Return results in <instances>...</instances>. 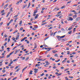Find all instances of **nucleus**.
I'll use <instances>...</instances> for the list:
<instances>
[{
  "instance_id": "20",
  "label": "nucleus",
  "mask_w": 80,
  "mask_h": 80,
  "mask_svg": "<svg viewBox=\"0 0 80 80\" xmlns=\"http://www.w3.org/2000/svg\"><path fill=\"white\" fill-rule=\"evenodd\" d=\"M18 32V30H16L15 31L13 32V34H14V33H16L17 32Z\"/></svg>"
},
{
  "instance_id": "2",
  "label": "nucleus",
  "mask_w": 80,
  "mask_h": 80,
  "mask_svg": "<svg viewBox=\"0 0 80 80\" xmlns=\"http://www.w3.org/2000/svg\"><path fill=\"white\" fill-rule=\"evenodd\" d=\"M68 20L72 21V20H73V18H72L71 17H69V18H68Z\"/></svg>"
},
{
  "instance_id": "8",
  "label": "nucleus",
  "mask_w": 80,
  "mask_h": 80,
  "mask_svg": "<svg viewBox=\"0 0 80 80\" xmlns=\"http://www.w3.org/2000/svg\"><path fill=\"white\" fill-rule=\"evenodd\" d=\"M20 67V65H18V66H16L15 68V70H17V68H18V67Z\"/></svg>"
},
{
  "instance_id": "13",
  "label": "nucleus",
  "mask_w": 80,
  "mask_h": 80,
  "mask_svg": "<svg viewBox=\"0 0 80 80\" xmlns=\"http://www.w3.org/2000/svg\"><path fill=\"white\" fill-rule=\"evenodd\" d=\"M73 18H77V15H75L73 17Z\"/></svg>"
},
{
  "instance_id": "31",
  "label": "nucleus",
  "mask_w": 80,
  "mask_h": 80,
  "mask_svg": "<svg viewBox=\"0 0 80 80\" xmlns=\"http://www.w3.org/2000/svg\"><path fill=\"white\" fill-rule=\"evenodd\" d=\"M10 54L8 55L7 56V58H8L10 57Z\"/></svg>"
},
{
  "instance_id": "40",
  "label": "nucleus",
  "mask_w": 80,
  "mask_h": 80,
  "mask_svg": "<svg viewBox=\"0 0 80 80\" xmlns=\"http://www.w3.org/2000/svg\"><path fill=\"white\" fill-rule=\"evenodd\" d=\"M53 32H52L50 34L51 36H52V35H53Z\"/></svg>"
},
{
  "instance_id": "35",
  "label": "nucleus",
  "mask_w": 80,
  "mask_h": 80,
  "mask_svg": "<svg viewBox=\"0 0 80 80\" xmlns=\"http://www.w3.org/2000/svg\"><path fill=\"white\" fill-rule=\"evenodd\" d=\"M12 9L13 8H11L10 10V11H12V12H13V11L12 10Z\"/></svg>"
},
{
  "instance_id": "16",
  "label": "nucleus",
  "mask_w": 80,
  "mask_h": 80,
  "mask_svg": "<svg viewBox=\"0 0 80 80\" xmlns=\"http://www.w3.org/2000/svg\"><path fill=\"white\" fill-rule=\"evenodd\" d=\"M47 22H45L44 23L42 24L41 25H45L46 24H47Z\"/></svg>"
},
{
  "instance_id": "12",
  "label": "nucleus",
  "mask_w": 80,
  "mask_h": 80,
  "mask_svg": "<svg viewBox=\"0 0 80 80\" xmlns=\"http://www.w3.org/2000/svg\"><path fill=\"white\" fill-rule=\"evenodd\" d=\"M31 5V3H29V4L28 5V7H27V8H28L30 7V6Z\"/></svg>"
},
{
  "instance_id": "18",
  "label": "nucleus",
  "mask_w": 80,
  "mask_h": 80,
  "mask_svg": "<svg viewBox=\"0 0 80 80\" xmlns=\"http://www.w3.org/2000/svg\"><path fill=\"white\" fill-rule=\"evenodd\" d=\"M72 32V31L71 30L68 32V33H69V34H71Z\"/></svg>"
},
{
  "instance_id": "29",
  "label": "nucleus",
  "mask_w": 80,
  "mask_h": 80,
  "mask_svg": "<svg viewBox=\"0 0 80 80\" xmlns=\"http://www.w3.org/2000/svg\"><path fill=\"white\" fill-rule=\"evenodd\" d=\"M62 75V73H59V74H58L57 76H59V75Z\"/></svg>"
},
{
  "instance_id": "41",
  "label": "nucleus",
  "mask_w": 80,
  "mask_h": 80,
  "mask_svg": "<svg viewBox=\"0 0 80 80\" xmlns=\"http://www.w3.org/2000/svg\"><path fill=\"white\" fill-rule=\"evenodd\" d=\"M17 59L18 60V59H16L14 60H13V62H16V61H17Z\"/></svg>"
},
{
  "instance_id": "60",
  "label": "nucleus",
  "mask_w": 80,
  "mask_h": 80,
  "mask_svg": "<svg viewBox=\"0 0 80 80\" xmlns=\"http://www.w3.org/2000/svg\"><path fill=\"white\" fill-rule=\"evenodd\" d=\"M19 3H20V2H19V1H18L16 3V4H18Z\"/></svg>"
},
{
  "instance_id": "19",
  "label": "nucleus",
  "mask_w": 80,
  "mask_h": 80,
  "mask_svg": "<svg viewBox=\"0 0 80 80\" xmlns=\"http://www.w3.org/2000/svg\"><path fill=\"white\" fill-rule=\"evenodd\" d=\"M48 48V50H47V52H49V51H50V48Z\"/></svg>"
},
{
  "instance_id": "33",
  "label": "nucleus",
  "mask_w": 80,
  "mask_h": 80,
  "mask_svg": "<svg viewBox=\"0 0 80 80\" xmlns=\"http://www.w3.org/2000/svg\"><path fill=\"white\" fill-rule=\"evenodd\" d=\"M4 10H2V11H1V13H3V12H4Z\"/></svg>"
},
{
  "instance_id": "42",
  "label": "nucleus",
  "mask_w": 80,
  "mask_h": 80,
  "mask_svg": "<svg viewBox=\"0 0 80 80\" xmlns=\"http://www.w3.org/2000/svg\"><path fill=\"white\" fill-rule=\"evenodd\" d=\"M24 40H25V39L23 38L21 40V42H23V41H24Z\"/></svg>"
},
{
  "instance_id": "64",
  "label": "nucleus",
  "mask_w": 80,
  "mask_h": 80,
  "mask_svg": "<svg viewBox=\"0 0 80 80\" xmlns=\"http://www.w3.org/2000/svg\"><path fill=\"white\" fill-rule=\"evenodd\" d=\"M3 24V22H1L0 23V25H2Z\"/></svg>"
},
{
  "instance_id": "11",
  "label": "nucleus",
  "mask_w": 80,
  "mask_h": 80,
  "mask_svg": "<svg viewBox=\"0 0 80 80\" xmlns=\"http://www.w3.org/2000/svg\"><path fill=\"white\" fill-rule=\"evenodd\" d=\"M10 12H8L6 16V17H8V15H10Z\"/></svg>"
},
{
  "instance_id": "27",
  "label": "nucleus",
  "mask_w": 80,
  "mask_h": 80,
  "mask_svg": "<svg viewBox=\"0 0 80 80\" xmlns=\"http://www.w3.org/2000/svg\"><path fill=\"white\" fill-rule=\"evenodd\" d=\"M22 44H17V46L18 47H19V46H20V45H22Z\"/></svg>"
},
{
  "instance_id": "23",
  "label": "nucleus",
  "mask_w": 80,
  "mask_h": 80,
  "mask_svg": "<svg viewBox=\"0 0 80 80\" xmlns=\"http://www.w3.org/2000/svg\"><path fill=\"white\" fill-rule=\"evenodd\" d=\"M65 37V35L61 36V39L63 38H64V37Z\"/></svg>"
},
{
  "instance_id": "24",
  "label": "nucleus",
  "mask_w": 80,
  "mask_h": 80,
  "mask_svg": "<svg viewBox=\"0 0 80 80\" xmlns=\"http://www.w3.org/2000/svg\"><path fill=\"white\" fill-rule=\"evenodd\" d=\"M55 57H58V54H55L54 55Z\"/></svg>"
},
{
  "instance_id": "59",
  "label": "nucleus",
  "mask_w": 80,
  "mask_h": 80,
  "mask_svg": "<svg viewBox=\"0 0 80 80\" xmlns=\"http://www.w3.org/2000/svg\"><path fill=\"white\" fill-rule=\"evenodd\" d=\"M12 7V4L10 5L8 7L9 8H10V7Z\"/></svg>"
},
{
  "instance_id": "56",
  "label": "nucleus",
  "mask_w": 80,
  "mask_h": 80,
  "mask_svg": "<svg viewBox=\"0 0 80 80\" xmlns=\"http://www.w3.org/2000/svg\"><path fill=\"white\" fill-rule=\"evenodd\" d=\"M12 39L13 40H15V38L13 37L12 38Z\"/></svg>"
},
{
  "instance_id": "14",
  "label": "nucleus",
  "mask_w": 80,
  "mask_h": 80,
  "mask_svg": "<svg viewBox=\"0 0 80 80\" xmlns=\"http://www.w3.org/2000/svg\"><path fill=\"white\" fill-rule=\"evenodd\" d=\"M27 67H28V66H26L25 68L22 69V71H23L24 70H25L26 69Z\"/></svg>"
},
{
  "instance_id": "46",
  "label": "nucleus",
  "mask_w": 80,
  "mask_h": 80,
  "mask_svg": "<svg viewBox=\"0 0 80 80\" xmlns=\"http://www.w3.org/2000/svg\"><path fill=\"white\" fill-rule=\"evenodd\" d=\"M44 75V73H42V74L40 75V76H43V75Z\"/></svg>"
},
{
  "instance_id": "61",
  "label": "nucleus",
  "mask_w": 80,
  "mask_h": 80,
  "mask_svg": "<svg viewBox=\"0 0 80 80\" xmlns=\"http://www.w3.org/2000/svg\"><path fill=\"white\" fill-rule=\"evenodd\" d=\"M61 31H58V33H61Z\"/></svg>"
},
{
  "instance_id": "32",
  "label": "nucleus",
  "mask_w": 80,
  "mask_h": 80,
  "mask_svg": "<svg viewBox=\"0 0 80 80\" xmlns=\"http://www.w3.org/2000/svg\"><path fill=\"white\" fill-rule=\"evenodd\" d=\"M34 70H35V71H38V69L35 68L34 69Z\"/></svg>"
},
{
  "instance_id": "6",
  "label": "nucleus",
  "mask_w": 80,
  "mask_h": 80,
  "mask_svg": "<svg viewBox=\"0 0 80 80\" xmlns=\"http://www.w3.org/2000/svg\"><path fill=\"white\" fill-rule=\"evenodd\" d=\"M8 4H6L4 7V9H5L6 8H7V6H8Z\"/></svg>"
},
{
  "instance_id": "1",
  "label": "nucleus",
  "mask_w": 80,
  "mask_h": 80,
  "mask_svg": "<svg viewBox=\"0 0 80 80\" xmlns=\"http://www.w3.org/2000/svg\"><path fill=\"white\" fill-rule=\"evenodd\" d=\"M56 37L58 38V40L59 41L61 40V39H62L61 38V37L59 36H57Z\"/></svg>"
},
{
  "instance_id": "15",
  "label": "nucleus",
  "mask_w": 80,
  "mask_h": 80,
  "mask_svg": "<svg viewBox=\"0 0 80 80\" xmlns=\"http://www.w3.org/2000/svg\"><path fill=\"white\" fill-rule=\"evenodd\" d=\"M65 7V6H63L61 8V9H63V8H64Z\"/></svg>"
},
{
  "instance_id": "50",
  "label": "nucleus",
  "mask_w": 80,
  "mask_h": 80,
  "mask_svg": "<svg viewBox=\"0 0 80 80\" xmlns=\"http://www.w3.org/2000/svg\"><path fill=\"white\" fill-rule=\"evenodd\" d=\"M10 41V38H8V42H9Z\"/></svg>"
},
{
  "instance_id": "37",
  "label": "nucleus",
  "mask_w": 80,
  "mask_h": 80,
  "mask_svg": "<svg viewBox=\"0 0 80 80\" xmlns=\"http://www.w3.org/2000/svg\"><path fill=\"white\" fill-rule=\"evenodd\" d=\"M71 2H72V1H68V2H67V3H71Z\"/></svg>"
},
{
  "instance_id": "45",
  "label": "nucleus",
  "mask_w": 80,
  "mask_h": 80,
  "mask_svg": "<svg viewBox=\"0 0 80 80\" xmlns=\"http://www.w3.org/2000/svg\"><path fill=\"white\" fill-rule=\"evenodd\" d=\"M2 72H3V73H5V69L3 70H2Z\"/></svg>"
},
{
  "instance_id": "22",
  "label": "nucleus",
  "mask_w": 80,
  "mask_h": 80,
  "mask_svg": "<svg viewBox=\"0 0 80 80\" xmlns=\"http://www.w3.org/2000/svg\"><path fill=\"white\" fill-rule=\"evenodd\" d=\"M28 59H29V57H28L26 59L25 61H27V60H28Z\"/></svg>"
},
{
  "instance_id": "62",
  "label": "nucleus",
  "mask_w": 80,
  "mask_h": 80,
  "mask_svg": "<svg viewBox=\"0 0 80 80\" xmlns=\"http://www.w3.org/2000/svg\"><path fill=\"white\" fill-rule=\"evenodd\" d=\"M13 73V72H11L10 73V76H11V75H12V74Z\"/></svg>"
},
{
  "instance_id": "47",
  "label": "nucleus",
  "mask_w": 80,
  "mask_h": 80,
  "mask_svg": "<svg viewBox=\"0 0 80 80\" xmlns=\"http://www.w3.org/2000/svg\"><path fill=\"white\" fill-rule=\"evenodd\" d=\"M13 61H11V62L9 63V64H12V63H13Z\"/></svg>"
},
{
  "instance_id": "52",
  "label": "nucleus",
  "mask_w": 80,
  "mask_h": 80,
  "mask_svg": "<svg viewBox=\"0 0 80 80\" xmlns=\"http://www.w3.org/2000/svg\"><path fill=\"white\" fill-rule=\"evenodd\" d=\"M69 70V68H68L64 70V71H67V70Z\"/></svg>"
},
{
  "instance_id": "21",
  "label": "nucleus",
  "mask_w": 80,
  "mask_h": 80,
  "mask_svg": "<svg viewBox=\"0 0 80 80\" xmlns=\"http://www.w3.org/2000/svg\"><path fill=\"white\" fill-rule=\"evenodd\" d=\"M22 20H21L20 21V22H19V25H22Z\"/></svg>"
},
{
  "instance_id": "48",
  "label": "nucleus",
  "mask_w": 80,
  "mask_h": 80,
  "mask_svg": "<svg viewBox=\"0 0 80 80\" xmlns=\"http://www.w3.org/2000/svg\"><path fill=\"white\" fill-rule=\"evenodd\" d=\"M51 26H52V24H50V25H48V27H51Z\"/></svg>"
},
{
  "instance_id": "58",
  "label": "nucleus",
  "mask_w": 80,
  "mask_h": 80,
  "mask_svg": "<svg viewBox=\"0 0 80 80\" xmlns=\"http://www.w3.org/2000/svg\"><path fill=\"white\" fill-rule=\"evenodd\" d=\"M7 50H8V51H10V50H9V49H10V48H7Z\"/></svg>"
},
{
  "instance_id": "28",
  "label": "nucleus",
  "mask_w": 80,
  "mask_h": 80,
  "mask_svg": "<svg viewBox=\"0 0 80 80\" xmlns=\"http://www.w3.org/2000/svg\"><path fill=\"white\" fill-rule=\"evenodd\" d=\"M13 19H11L10 21L9 22V23H11V22H13Z\"/></svg>"
},
{
  "instance_id": "44",
  "label": "nucleus",
  "mask_w": 80,
  "mask_h": 80,
  "mask_svg": "<svg viewBox=\"0 0 80 80\" xmlns=\"http://www.w3.org/2000/svg\"><path fill=\"white\" fill-rule=\"evenodd\" d=\"M19 39V38L18 37H17L15 39L17 40H18V39Z\"/></svg>"
},
{
  "instance_id": "51",
  "label": "nucleus",
  "mask_w": 80,
  "mask_h": 80,
  "mask_svg": "<svg viewBox=\"0 0 80 80\" xmlns=\"http://www.w3.org/2000/svg\"><path fill=\"white\" fill-rule=\"evenodd\" d=\"M46 22V20H43L42 22V23H44V22Z\"/></svg>"
},
{
  "instance_id": "25",
  "label": "nucleus",
  "mask_w": 80,
  "mask_h": 80,
  "mask_svg": "<svg viewBox=\"0 0 80 80\" xmlns=\"http://www.w3.org/2000/svg\"><path fill=\"white\" fill-rule=\"evenodd\" d=\"M32 72H33V71L31 70L30 71V72H29V74H32Z\"/></svg>"
},
{
  "instance_id": "39",
  "label": "nucleus",
  "mask_w": 80,
  "mask_h": 80,
  "mask_svg": "<svg viewBox=\"0 0 80 80\" xmlns=\"http://www.w3.org/2000/svg\"><path fill=\"white\" fill-rule=\"evenodd\" d=\"M61 15L60 14H58L56 15V17H59V16H61Z\"/></svg>"
},
{
  "instance_id": "63",
  "label": "nucleus",
  "mask_w": 80,
  "mask_h": 80,
  "mask_svg": "<svg viewBox=\"0 0 80 80\" xmlns=\"http://www.w3.org/2000/svg\"><path fill=\"white\" fill-rule=\"evenodd\" d=\"M57 68V67L55 66H54V67H53V68Z\"/></svg>"
},
{
  "instance_id": "38",
  "label": "nucleus",
  "mask_w": 80,
  "mask_h": 80,
  "mask_svg": "<svg viewBox=\"0 0 80 80\" xmlns=\"http://www.w3.org/2000/svg\"><path fill=\"white\" fill-rule=\"evenodd\" d=\"M73 15V14H70L68 15V16H69L70 17H71V16H72Z\"/></svg>"
},
{
  "instance_id": "3",
  "label": "nucleus",
  "mask_w": 80,
  "mask_h": 80,
  "mask_svg": "<svg viewBox=\"0 0 80 80\" xmlns=\"http://www.w3.org/2000/svg\"><path fill=\"white\" fill-rule=\"evenodd\" d=\"M80 20V18H78L76 19V21H78V20Z\"/></svg>"
},
{
  "instance_id": "36",
  "label": "nucleus",
  "mask_w": 80,
  "mask_h": 80,
  "mask_svg": "<svg viewBox=\"0 0 80 80\" xmlns=\"http://www.w3.org/2000/svg\"><path fill=\"white\" fill-rule=\"evenodd\" d=\"M65 62H66V61H65V60H63V61L62 62V63H65Z\"/></svg>"
},
{
  "instance_id": "57",
  "label": "nucleus",
  "mask_w": 80,
  "mask_h": 80,
  "mask_svg": "<svg viewBox=\"0 0 80 80\" xmlns=\"http://www.w3.org/2000/svg\"><path fill=\"white\" fill-rule=\"evenodd\" d=\"M72 12H74V13H75L76 11L75 10H72Z\"/></svg>"
},
{
  "instance_id": "30",
  "label": "nucleus",
  "mask_w": 80,
  "mask_h": 80,
  "mask_svg": "<svg viewBox=\"0 0 80 80\" xmlns=\"http://www.w3.org/2000/svg\"><path fill=\"white\" fill-rule=\"evenodd\" d=\"M7 42H5L4 44L3 45L4 46H6V45H7Z\"/></svg>"
},
{
  "instance_id": "49",
  "label": "nucleus",
  "mask_w": 80,
  "mask_h": 80,
  "mask_svg": "<svg viewBox=\"0 0 80 80\" xmlns=\"http://www.w3.org/2000/svg\"><path fill=\"white\" fill-rule=\"evenodd\" d=\"M19 70H20V68H18V69H17L16 70L17 72H18V71H19Z\"/></svg>"
},
{
  "instance_id": "9",
  "label": "nucleus",
  "mask_w": 80,
  "mask_h": 80,
  "mask_svg": "<svg viewBox=\"0 0 80 80\" xmlns=\"http://www.w3.org/2000/svg\"><path fill=\"white\" fill-rule=\"evenodd\" d=\"M76 38L78 39H79L80 38V35H78L77 36Z\"/></svg>"
},
{
  "instance_id": "26",
  "label": "nucleus",
  "mask_w": 80,
  "mask_h": 80,
  "mask_svg": "<svg viewBox=\"0 0 80 80\" xmlns=\"http://www.w3.org/2000/svg\"><path fill=\"white\" fill-rule=\"evenodd\" d=\"M14 53V51H13L12 52L10 53V54H9V55H12V54H13V53Z\"/></svg>"
},
{
  "instance_id": "17",
  "label": "nucleus",
  "mask_w": 80,
  "mask_h": 80,
  "mask_svg": "<svg viewBox=\"0 0 80 80\" xmlns=\"http://www.w3.org/2000/svg\"><path fill=\"white\" fill-rule=\"evenodd\" d=\"M40 65V64H36L35 65V67H39Z\"/></svg>"
},
{
  "instance_id": "53",
  "label": "nucleus",
  "mask_w": 80,
  "mask_h": 80,
  "mask_svg": "<svg viewBox=\"0 0 80 80\" xmlns=\"http://www.w3.org/2000/svg\"><path fill=\"white\" fill-rule=\"evenodd\" d=\"M38 18V17H37V16H36L35 17V19H37V18Z\"/></svg>"
},
{
  "instance_id": "7",
  "label": "nucleus",
  "mask_w": 80,
  "mask_h": 80,
  "mask_svg": "<svg viewBox=\"0 0 80 80\" xmlns=\"http://www.w3.org/2000/svg\"><path fill=\"white\" fill-rule=\"evenodd\" d=\"M72 27H73V25L71 26V27L70 28H69L68 30H70L71 29H72Z\"/></svg>"
},
{
  "instance_id": "55",
  "label": "nucleus",
  "mask_w": 80,
  "mask_h": 80,
  "mask_svg": "<svg viewBox=\"0 0 80 80\" xmlns=\"http://www.w3.org/2000/svg\"><path fill=\"white\" fill-rule=\"evenodd\" d=\"M65 78H66V80H68V78H67V77H66Z\"/></svg>"
},
{
  "instance_id": "54",
  "label": "nucleus",
  "mask_w": 80,
  "mask_h": 80,
  "mask_svg": "<svg viewBox=\"0 0 80 80\" xmlns=\"http://www.w3.org/2000/svg\"><path fill=\"white\" fill-rule=\"evenodd\" d=\"M37 11H35L34 12V13L35 14L36 13H37Z\"/></svg>"
},
{
  "instance_id": "43",
  "label": "nucleus",
  "mask_w": 80,
  "mask_h": 80,
  "mask_svg": "<svg viewBox=\"0 0 80 80\" xmlns=\"http://www.w3.org/2000/svg\"><path fill=\"white\" fill-rule=\"evenodd\" d=\"M52 28H53V27H51L49 28H48V29H52Z\"/></svg>"
},
{
  "instance_id": "34",
  "label": "nucleus",
  "mask_w": 80,
  "mask_h": 80,
  "mask_svg": "<svg viewBox=\"0 0 80 80\" xmlns=\"http://www.w3.org/2000/svg\"><path fill=\"white\" fill-rule=\"evenodd\" d=\"M69 78H73V77H71L70 76H69Z\"/></svg>"
},
{
  "instance_id": "5",
  "label": "nucleus",
  "mask_w": 80,
  "mask_h": 80,
  "mask_svg": "<svg viewBox=\"0 0 80 80\" xmlns=\"http://www.w3.org/2000/svg\"><path fill=\"white\" fill-rule=\"evenodd\" d=\"M34 45H35V47L34 48H37V43H34Z\"/></svg>"
},
{
  "instance_id": "10",
  "label": "nucleus",
  "mask_w": 80,
  "mask_h": 80,
  "mask_svg": "<svg viewBox=\"0 0 80 80\" xmlns=\"http://www.w3.org/2000/svg\"><path fill=\"white\" fill-rule=\"evenodd\" d=\"M27 4L25 5H23V7L22 8H26V7H27Z\"/></svg>"
},
{
  "instance_id": "4",
  "label": "nucleus",
  "mask_w": 80,
  "mask_h": 80,
  "mask_svg": "<svg viewBox=\"0 0 80 80\" xmlns=\"http://www.w3.org/2000/svg\"><path fill=\"white\" fill-rule=\"evenodd\" d=\"M57 52L58 51L57 50H53L52 51V53H57Z\"/></svg>"
}]
</instances>
